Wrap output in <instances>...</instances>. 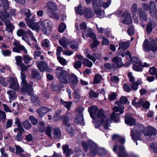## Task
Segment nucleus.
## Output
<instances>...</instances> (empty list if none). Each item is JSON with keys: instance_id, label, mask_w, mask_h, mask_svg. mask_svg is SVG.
Returning a JSON list of instances; mask_svg holds the SVG:
<instances>
[{"instance_id": "obj_58", "label": "nucleus", "mask_w": 157, "mask_h": 157, "mask_svg": "<svg viewBox=\"0 0 157 157\" xmlns=\"http://www.w3.org/2000/svg\"><path fill=\"white\" fill-rule=\"evenodd\" d=\"M100 43L97 40H93V43L90 44V46L92 49L96 47Z\"/></svg>"}, {"instance_id": "obj_39", "label": "nucleus", "mask_w": 157, "mask_h": 157, "mask_svg": "<svg viewBox=\"0 0 157 157\" xmlns=\"http://www.w3.org/2000/svg\"><path fill=\"white\" fill-rule=\"evenodd\" d=\"M45 122L42 121L40 122V132H44L46 127L48 126Z\"/></svg>"}, {"instance_id": "obj_55", "label": "nucleus", "mask_w": 157, "mask_h": 157, "mask_svg": "<svg viewBox=\"0 0 157 157\" xmlns=\"http://www.w3.org/2000/svg\"><path fill=\"white\" fill-rule=\"evenodd\" d=\"M1 52L2 54L5 56H10L11 53V51L8 50H2Z\"/></svg>"}, {"instance_id": "obj_22", "label": "nucleus", "mask_w": 157, "mask_h": 157, "mask_svg": "<svg viewBox=\"0 0 157 157\" xmlns=\"http://www.w3.org/2000/svg\"><path fill=\"white\" fill-rule=\"evenodd\" d=\"M59 43L60 45L64 48H67V46L70 44L71 43V41L70 39L63 37L59 40Z\"/></svg>"}, {"instance_id": "obj_57", "label": "nucleus", "mask_w": 157, "mask_h": 157, "mask_svg": "<svg viewBox=\"0 0 157 157\" xmlns=\"http://www.w3.org/2000/svg\"><path fill=\"white\" fill-rule=\"evenodd\" d=\"M0 82L3 86L6 87L8 85L7 81H6L5 79L2 77H0Z\"/></svg>"}, {"instance_id": "obj_43", "label": "nucleus", "mask_w": 157, "mask_h": 157, "mask_svg": "<svg viewBox=\"0 0 157 157\" xmlns=\"http://www.w3.org/2000/svg\"><path fill=\"white\" fill-rule=\"evenodd\" d=\"M52 128L50 126H48L46 127L45 129V134L50 138H52L51 131Z\"/></svg>"}, {"instance_id": "obj_3", "label": "nucleus", "mask_w": 157, "mask_h": 157, "mask_svg": "<svg viewBox=\"0 0 157 157\" xmlns=\"http://www.w3.org/2000/svg\"><path fill=\"white\" fill-rule=\"evenodd\" d=\"M138 127L139 129L136 130H131V133L132 139L134 141L136 142V144L137 145L138 143L136 141L140 140L141 134L143 132L145 136H152L155 134L157 132L156 129L151 126H148L144 128L142 124L139 125Z\"/></svg>"}, {"instance_id": "obj_10", "label": "nucleus", "mask_w": 157, "mask_h": 157, "mask_svg": "<svg viewBox=\"0 0 157 157\" xmlns=\"http://www.w3.org/2000/svg\"><path fill=\"white\" fill-rule=\"evenodd\" d=\"M50 23L49 21L45 20L41 21L40 25V29L46 35L49 34L52 29Z\"/></svg>"}, {"instance_id": "obj_16", "label": "nucleus", "mask_w": 157, "mask_h": 157, "mask_svg": "<svg viewBox=\"0 0 157 157\" xmlns=\"http://www.w3.org/2000/svg\"><path fill=\"white\" fill-rule=\"evenodd\" d=\"M84 53L87 57L92 60L94 62L97 59L99 58L100 56V55L95 54L91 55L90 54V52L87 48L85 49L84 50Z\"/></svg>"}, {"instance_id": "obj_11", "label": "nucleus", "mask_w": 157, "mask_h": 157, "mask_svg": "<svg viewBox=\"0 0 157 157\" xmlns=\"http://www.w3.org/2000/svg\"><path fill=\"white\" fill-rule=\"evenodd\" d=\"M84 110V109L82 107H78L76 110V117L75 118V122L76 123L82 125H84V120L82 112Z\"/></svg>"}, {"instance_id": "obj_34", "label": "nucleus", "mask_w": 157, "mask_h": 157, "mask_svg": "<svg viewBox=\"0 0 157 157\" xmlns=\"http://www.w3.org/2000/svg\"><path fill=\"white\" fill-rule=\"evenodd\" d=\"M141 62L136 64H134L133 66V70L136 71H140L142 70Z\"/></svg>"}, {"instance_id": "obj_32", "label": "nucleus", "mask_w": 157, "mask_h": 157, "mask_svg": "<svg viewBox=\"0 0 157 157\" xmlns=\"http://www.w3.org/2000/svg\"><path fill=\"white\" fill-rule=\"evenodd\" d=\"M98 37L99 39H101L102 40L101 44L102 46H108L109 44V40L105 38L103 35H100Z\"/></svg>"}, {"instance_id": "obj_50", "label": "nucleus", "mask_w": 157, "mask_h": 157, "mask_svg": "<svg viewBox=\"0 0 157 157\" xmlns=\"http://www.w3.org/2000/svg\"><path fill=\"white\" fill-rule=\"evenodd\" d=\"M66 28V26L63 23H61L60 24L58 28L59 31L61 33H63L65 29Z\"/></svg>"}, {"instance_id": "obj_41", "label": "nucleus", "mask_w": 157, "mask_h": 157, "mask_svg": "<svg viewBox=\"0 0 157 157\" xmlns=\"http://www.w3.org/2000/svg\"><path fill=\"white\" fill-rule=\"evenodd\" d=\"M82 64L84 65L89 67H91L93 65L92 63L86 58L84 59Z\"/></svg>"}, {"instance_id": "obj_33", "label": "nucleus", "mask_w": 157, "mask_h": 157, "mask_svg": "<svg viewBox=\"0 0 157 157\" xmlns=\"http://www.w3.org/2000/svg\"><path fill=\"white\" fill-rule=\"evenodd\" d=\"M49 111V109L46 107H41L40 108V117H42L45 114Z\"/></svg>"}, {"instance_id": "obj_40", "label": "nucleus", "mask_w": 157, "mask_h": 157, "mask_svg": "<svg viewBox=\"0 0 157 157\" xmlns=\"http://www.w3.org/2000/svg\"><path fill=\"white\" fill-rule=\"evenodd\" d=\"M102 78L101 76L98 74L95 75L94 80V83L95 84H98L100 82Z\"/></svg>"}, {"instance_id": "obj_15", "label": "nucleus", "mask_w": 157, "mask_h": 157, "mask_svg": "<svg viewBox=\"0 0 157 157\" xmlns=\"http://www.w3.org/2000/svg\"><path fill=\"white\" fill-rule=\"evenodd\" d=\"M25 20L28 25L33 30H36L37 32L39 30V25L38 23L34 22V21L28 18H25Z\"/></svg>"}, {"instance_id": "obj_51", "label": "nucleus", "mask_w": 157, "mask_h": 157, "mask_svg": "<svg viewBox=\"0 0 157 157\" xmlns=\"http://www.w3.org/2000/svg\"><path fill=\"white\" fill-rule=\"evenodd\" d=\"M26 34L27 35H29L31 38V39L35 41V42H36V40L35 38L34 37L32 33L30 30H28L26 32L25 31V34Z\"/></svg>"}, {"instance_id": "obj_37", "label": "nucleus", "mask_w": 157, "mask_h": 157, "mask_svg": "<svg viewBox=\"0 0 157 157\" xmlns=\"http://www.w3.org/2000/svg\"><path fill=\"white\" fill-rule=\"evenodd\" d=\"M55 12L52 11V12H50L48 15L51 17L57 20H59V16L58 14L55 13Z\"/></svg>"}, {"instance_id": "obj_6", "label": "nucleus", "mask_w": 157, "mask_h": 157, "mask_svg": "<svg viewBox=\"0 0 157 157\" xmlns=\"http://www.w3.org/2000/svg\"><path fill=\"white\" fill-rule=\"evenodd\" d=\"M20 67L21 70V78L22 83V87L21 89V91L23 92H27L28 93L29 95L31 94V92L32 91V86L33 82H30L29 84L27 83L26 80V76L25 74L23 73L27 70L26 66L23 63L18 66Z\"/></svg>"}, {"instance_id": "obj_20", "label": "nucleus", "mask_w": 157, "mask_h": 157, "mask_svg": "<svg viewBox=\"0 0 157 157\" xmlns=\"http://www.w3.org/2000/svg\"><path fill=\"white\" fill-rule=\"evenodd\" d=\"M121 17H124V19L122 21L123 23L128 25L132 23L131 15L128 12H126L123 13Z\"/></svg>"}, {"instance_id": "obj_49", "label": "nucleus", "mask_w": 157, "mask_h": 157, "mask_svg": "<svg viewBox=\"0 0 157 157\" xmlns=\"http://www.w3.org/2000/svg\"><path fill=\"white\" fill-rule=\"evenodd\" d=\"M49 41L48 40L45 39L42 42L41 45L43 47L45 48H48L49 46Z\"/></svg>"}, {"instance_id": "obj_42", "label": "nucleus", "mask_w": 157, "mask_h": 157, "mask_svg": "<svg viewBox=\"0 0 157 157\" xmlns=\"http://www.w3.org/2000/svg\"><path fill=\"white\" fill-rule=\"evenodd\" d=\"M61 103L63 105V106L67 108L68 110H69L72 104V102H68L64 101L62 100H61Z\"/></svg>"}, {"instance_id": "obj_52", "label": "nucleus", "mask_w": 157, "mask_h": 157, "mask_svg": "<svg viewBox=\"0 0 157 157\" xmlns=\"http://www.w3.org/2000/svg\"><path fill=\"white\" fill-rule=\"evenodd\" d=\"M86 24L85 22H83L81 23L79 25L80 29L81 30H83V32H85V31L88 28H89L86 27Z\"/></svg>"}, {"instance_id": "obj_26", "label": "nucleus", "mask_w": 157, "mask_h": 157, "mask_svg": "<svg viewBox=\"0 0 157 157\" xmlns=\"http://www.w3.org/2000/svg\"><path fill=\"white\" fill-rule=\"evenodd\" d=\"M6 26V30L9 32H12L15 28L14 26L9 21H4Z\"/></svg>"}, {"instance_id": "obj_61", "label": "nucleus", "mask_w": 157, "mask_h": 157, "mask_svg": "<svg viewBox=\"0 0 157 157\" xmlns=\"http://www.w3.org/2000/svg\"><path fill=\"white\" fill-rule=\"evenodd\" d=\"M31 99L32 102L34 104L38 101V97L36 95H33L31 96Z\"/></svg>"}, {"instance_id": "obj_9", "label": "nucleus", "mask_w": 157, "mask_h": 157, "mask_svg": "<svg viewBox=\"0 0 157 157\" xmlns=\"http://www.w3.org/2000/svg\"><path fill=\"white\" fill-rule=\"evenodd\" d=\"M76 13L80 15H84V16L86 18H92L94 15V13L92 9L90 8H86L83 11L82 7L79 6L75 8Z\"/></svg>"}, {"instance_id": "obj_4", "label": "nucleus", "mask_w": 157, "mask_h": 157, "mask_svg": "<svg viewBox=\"0 0 157 157\" xmlns=\"http://www.w3.org/2000/svg\"><path fill=\"white\" fill-rule=\"evenodd\" d=\"M105 0H93L92 1L93 8L94 11L98 17L100 18H103L105 16V12L101 10L99 8L102 7L106 9L109 7L111 1V0H107L106 2H105Z\"/></svg>"}, {"instance_id": "obj_47", "label": "nucleus", "mask_w": 157, "mask_h": 157, "mask_svg": "<svg viewBox=\"0 0 157 157\" xmlns=\"http://www.w3.org/2000/svg\"><path fill=\"white\" fill-rule=\"evenodd\" d=\"M15 147L16 148L15 152L17 155L24 152V150L19 145L15 144Z\"/></svg>"}, {"instance_id": "obj_44", "label": "nucleus", "mask_w": 157, "mask_h": 157, "mask_svg": "<svg viewBox=\"0 0 157 157\" xmlns=\"http://www.w3.org/2000/svg\"><path fill=\"white\" fill-rule=\"evenodd\" d=\"M6 119V116L5 112L0 110V121L4 122Z\"/></svg>"}, {"instance_id": "obj_36", "label": "nucleus", "mask_w": 157, "mask_h": 157, "mask_svg": "<svg viewBox=\"0 0 157 157\" xmlns=\"http://www.w3.org/2000/svg\"><path fill=\"white\" fill-rule=\"evenodd\" d=\"M139 16L142 21H146L147 19L146 13L144 11H140Z\"/></svg>"}, {"instance_id": "obj_24", "label": "nucleus", "mask_w": 157, "mask_h": 157, "mask_svg": "<svg viewBox=\"0 0 157 157\" xmlns=\"http://www.w3.org/2000/svg\"><path fill=\"white\" fill-rule=\"evenodd\" d=\"M62 149L67 157L70 156L73 154V151L69 149L68 146L67 145H63L62 147Z\"/></svg>"}, {"instance_id": "obj_19", "label": "nucleus", "mask_w": 157, "mask_h": 157, "mask_svg": "<svg viewBox=\"0 0 157 157\" xmlns=\"http://www.w3.org/2000/svg\"><path fill=\"white\" fill-rule=\"evenodd\" d=\"M112 64L115 68H118L123 65L122 59L118 57H115L112 59Z\"/></svg>"}, {"instance_id": "obj_35", "label": "nucleus", "mask_w": 157, "mask_h": 157, "mask_svg": "<svg viewBox=\"0 0 157 157\" xmlns=\"http://www.w3.org/2000/svg\"><path fill=\"white\" fill-rule=\"evenodd\" d=\"M24 127L26 129H30L32 126L31 124L28 120H26L22 123Z\"/></svg>"}, {"instance_id": "obj_27", "label": "nucleus", "mask_w": 157, "mask_h": 157, "mask_svg": "<svg viewBox=\"0 0 157 157\" xmlns=\"http://www.w3.org/2000/svg\"><path fill=\"white\" fill-rule=\"evenodd\" d=\"M48 68V67L46 63L44 61H42L40 63V71L43 72L45 71H50L51 69Z\"/></svg>"}, {"instance_id": "obj_13", "label": "nucleus", "mask_w": 157, "mask_h": 157, "mask_svg": "<svg viewBox=\"0 0 157 157\" xmlns=\"http://www.w3.org/2000/svg\"><path fill=\"white\" fill-rule=\"evenodd\" d=\"M136 98H135L132 102V105L136 108L139 107L141 105H142L144 109H147L149 107L150 104L148 101H146L144 102L143 99H142L138 102H136Z\"/></svg>"}, {"instance_id": "obj_21", "label": "nucleus", "mask_w": 157, "mask_h": 157, "mask_svg": "<svg viewBox=\"0 0 157 157\" xmlns=\"http://www.w3.org/2000/svg\"><path fill=\"white\" fill-rule=\"evenodd\" d=\"M156 23L154 21H151L148 23L146 26V31L147 33H150L152 29L156 27Z\"/></svg>"}, {"instance_id": "obj_59", "label": "nucleus", "mask_w": 157, "mask_h": 157, "mask_svg": "<svg viewBox=\"0 0 157 157\" xmlns=\"http://www.w3.org/2000/svg\"><path fill=\"white\" fill-rule=\"evenodd\" d=\"M131 63H134L135 64H136L140 62V59L137 57H132L131 58Z\"/></svg>"}, {"instance_id": "obj_48", "label": "nucleus", "mask_w": 157, "mask_h": 157, "mask_svg": "<svg viewBox=\"0 0 157 157\" xmlns=\"http://www.w3.org/2000/svg\"><path fill=\"white\" fill-rule=\"evenodd\" d=\"M29 120L31 121L33 124L34 125L36 124L38 122V119L35 118L33 116H29Z\"/></svg>"}, {"instance_id": "obj_54", "label": "nucleus", "mask_w": 157, "mask_h": 157, "mask_svg": "<svg viewBox=\"0 0 157 157\" xmlns=\"http://www.w3.org/2000/svg\"><path fill=\"white\" fill-rule=\"evenodd\" d=\"M81 66L82 62L79 61H76L74 63V67L76 69L80 68Z\"/></svg>"}, {"instance_id": "obj_46", "label": "nucleus", "mask_w": 157, "mask_h": 157, "mask_svg": "<svg viewBox=\"0 0 157 157\" xmlns=\"http://www.w3.org/2000/svg\"><path fill=\"white\" fill-rule=\"evenodd\" d=\"M75 152L76 153L75 155L77 157H83L84 154L82 152L79 148H76Z\"/></svg>"}, {"instance_id": "obj_64", "label": "nucleus", "mask_w": 157, "mask_h": 157, "mask_svg": "<svg viewBox=\"0 0 157 157\" xmlns=\"http://www.w3.org/2000/svg\"><path fill=\"white\" fill-rule=\"evenodd\" d=\"M90 96L91 98L93 97L95 98L97 97L98 96V94L95 92L93 90H91L89 93Z\"/></svg>"}, {"instance_id": "obj_62", "label": "nucleus", "mask_w": 157, "mask_h": 157, "mask_svg": "<svg viewBox=\"0 0 157 157\" xmlns=\"http://www.w3.org/2000/svg\"><path fill=\"white\" fill-rule=\"evenodd\" d=\"M150 147L155 152H157V144L155 143H151L150 145Z\"/></svg>"}, {"instance_id": "obj_2", "label": "nucleus", "mask_w": 157, "mask_h": 157, "mask_svg": "<svg viewBox=\"0 0 157 157\" xmlns=\"http://www.w3.org/2000/svg\"><path fill=\"white\" fill-rule=\"evenodd\" d=\"M56 74L61 82L65 84L70 82V86L73 89L77 86L78 80L77 76L74 74H71L70 75L67 71L60 67L57 68Z\"/></svg>"}, {"instance_id": "obj_29", "label": "nucleus", "mask_w": 157, "mask_h": 157, "mask_svg": "<svg viewBox=\"0 0 157 157\" xmlns=\"http://www.w3.org/2000/svg\"><path fill=\"white\" fill-rule=\"evenodd\" d=\"M129 46V43L128 42H124L123 41L120 42L119 43V47L118 48V50H120L122 49L123 50H125Z\"/></svg>"}, {"instance_id": "obj_60", "label": "nucleus", "mask_w": 157, "mask_h": 157, "mask_svg": "<svg viewBox=\"0 0 157 157\" xmlns=\"http://www.w3.org/2000/svg\"><path fill=\"white\" fill-rule=\"evenodd\" d=\"M96 27L98 32L101 33H106V30L105 29L102 27H99L98 25L96 24Z\"/></svg>"}, {"instance_id": "obj_28", "label": "nucleus", "mask_w": 157, "mask_h": 157, "mask_svg": "<svg viewBox=\"0 0 157 157\" xmlns=\"http://www.w3.org/2000/svg\"><path fill=\"white\" fill-rule=\"evenodd\" d=\"M125 121L127 124L130 126L134 125L135 123V120L131 117H126Z\"/></svg>"}, {"instance_id": "obj_7", "label": "nucleus", "mask_w": 157, "mask_h": 157, "mask_svg": "<svg viewBox=\"0 0 157 157\" xmlns=\"http://www.w3.org/2000/svg\"><path fill=\"white\" fill-rule=\"evenodd\" d=\"M83 149L85 151H87L88 147L90 148V150L91 153L94 155L98 153L99 155H101L106 152V150L103 148L98 147L96 143L91 140H89L87 144L84 141L82 142Z\"/></svg>"}, {"instance_id": "obj_18", "label": "nucleus", "mask_w": 157, "mask_h": 157, "mask_svg": "<svg viewBox=\"0 0 157 157\" xmlns=\"http://www.w3.org/2000/svg\"><path fill=\"white\" fill-rule=\"evenodd\" d=\"M93 30L91 28L87 29L85 31L82 33V36L85 39V36L89 37L93 40H96L95 34L93 33Z\"/></svg>"}, {"instance_id": "obj_5", "label": "nucleus", "mask_w": 157, "mask_h": 157, "mask_svg": "<svg viewBox=\"0 0 157 157\" xmlns=\"http://www.w3.org/2000/svg\"><path fill=\"white\" fill-rule=\"evenodd\" d=\"M113 140H119L113 148V151L118 155V157H127V154L123 146L125 142V138L117 134H114L112 136Z\"/></svg>"}, {"instance_id": "obj_25", "label": "nucleus", "mask_w": 157, "mask_h": 157, "mask_svg": "<svg viewBox=\"0 0 157 157\" xmlns=\"http://www.w3.org/2000/svg\"><path fill=\"white\" fill-rule=\"evenodd\" d=\"M16 90H10L7 91V93L9 95L10 100H15L17 98V95Z\"/></svg>"}, {"instance_id": "obj_1", "label": "nucleus", "mask_w": 157, "mask_h": 157, "mask_svg": "<svg viewBox=\"0 0 157 157\" xmlns=\"http://www.w3.org/2000/svg\"><path fill=\"white\" fill-rule=\"evenodd\" d=\"M98 110V108L96 106H92L88 109L89 112L91 117L94 119L96 120L99 123L98 124L97 121L95 123V127L98 128L100 126L101 123H102L104 128L106 129L109 128L110 126V121L107 119L104 114V111L101 109L99 110L97 116L96 113Z\"/></svg>"}, {"instance_id": "obj_31", "label": "nucleus", "mask_w": 157, "mask_h": 157, "mask_svg": "<svg viewBox=\"0 0 157 157\" xmlns=\"http://www.w3.org/2000/svg\"><path fill=\"white\" fill-rule=\"evenodd\" d=\"M64 124L65 126V128L67 132L69 133L71 136H72L73 134V131L72 127L70 125L69 123L68 122H65Z\"/></svg>"}, {"instance_id": "obj_14", "label": "nucleus", "mask_w": 157, "mask_h": 157, "mask_svg": "<svg viewBox=\"0 0 157 157\" xmlns=\"http://www.w3.org/2000/svg\"><path fill=\"white\" fill-rule=\"evenodd\" d=\"M14 45L15 47L13 48V52L19 53L21 51H22L25 54L27 53L28 51L24 46L20 45L16 41L14 43Z\"/></svg>"}, {"instance_id": "obj_30", "label": "nucleus", "mask_w": 157, "mask_h": 157, "mask_svg": "<svg viewBox=\"0 0 157 157\" xmlns=\"http://www.w3.org/2000/svg\"><path fill=\"white\" fill-rule=\"evenodd\" d=\"M53 134L55 138L56 139H59L61 137V132L60 129L58 128H55L53 129Z\"/></svg>"}, {"instance_id": "obj_56", "label": "nucleus", "mask_w": 157, "mask_h": 157, "mask_svg": "<svg viewBox=\"0 0 157 157\" xmlns=\"http://www.w3.org/2000/svg\"><path fill=\"white\" fill-rule=\"evenodd\" d=\"M3 4L4 8L6 9H8L9 8V5L7 0H1Z\"/></svg>"}, {"instance_id": "obj_17", "label": "nucleus", "mask_w": 157, "mask_h": 157, "mask_svg": "<svg viewBox=\"0 0 157 157\" xmlns=\"http://www.w3.org/2000/svg\"><path fill=\"white\" fill-rule=\"evenodd\" d=\"M9 81L10 83L9 88L16 90H19V86L17 79L13 78H10Z\"/></svg>"}, {"instance_id": "obj_38", "label": "nucleus", "mask_w": 157, "mask_h": 157, "mask_svg": "<svg viewBox=\"0 0 157 157\" xmlns=\"http://www.w3.org/2000/svg\"><path fill=\"white\" fill-rule=\"evenodd\" d=\"M23 60L25 63L28 64L32 61V58L29 55H25L23 57Z\"/></svg>"}, {"instance_id": "obj_8", "label": "nucleus", "mask_w": 157, "mask_h": 157, "mask_svg": "<svg viewBox=\"0 0 157 157\" xmlns=\"http://www.w3.org/2000/svg\"><path fill=\"white\" fill-rule=\"evenodd\" d=\"M124 109V107L123 105L118 107L115 106L113 108V111L111 116V119L113 122H116L119 121V115L123 113Z\"/></svg>"}, {"instance_id": "obj_12", "label": "nucleus", "mask_w": 157, "mask_h": 157, "mask_svg": "<svg viewBox=\"0 0 157 157\" xmlns=\"http://www.w3.org/2000/svg\"><path fill=\"white\" fill-rule=\"evenodd\" d=\"M149 10L150 16L157 21V9L154 2L152 1L150 2Z\"/></svg>"}, {"instance_id": "obj_53", "label": "nucleus", "mask_w": 157, "mask_h": 157, "mask_svg": "<svg viewBox=\"0 0 157 157\" xmlns=\"http://www.w3.org/2000/svg\"><path fill=\"white\" fill-rule=\"evenodd\" d=\"M57 57L58 60L61 64L63 65H65L66 64V60L64 59L60 56H57Z\"/></svg>"}, {"instance_id": "obj_23", "label": "nucleus", "mask_w": 157, "mask_h": 157, "mask_svg": "<svg viewBox=\"0 0 157 157\" xmlns=\"http://www.w3.org/2000/svg\"><path fill=\"white\" fill-rule=\"evenodd\" d=\"M47 7L48 9V14L50 12H52V11H56L57 10V6L52 2H48L47 4Z\"/></svg>"}, {"instance_id": "obj_63", "label": "nucleus", "mask_w": 157, "mask_h": 157, "mask_svg": "<svg viewBox=\"0 0 157 157\" xmlns=\"http://www.w3.org/2000/svg\"><path fill=\"white\" fill-rule=\"evenodd\" d=\"M123 87L124 90L126 92H129L131 90V86H128L126 84H124Z\"/></svg>"}, {"instance_id": "obj_45", "label": "nucleus", "mask_w": 157, "mask_h": 157, "mask_svg": "<svg viewBox=\"0 0 157 157\" xmlns=\"http://www.w3.org/2000/svg\"><path fill=\"white\" fill-rule=\"evenodd\" d=\"M15 59L17 66L23 63L22 62V58L21 56H16L15 57Z\"/></svg>"}]
</instances>
